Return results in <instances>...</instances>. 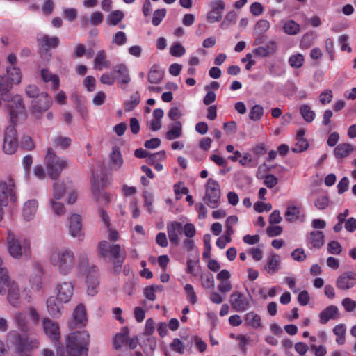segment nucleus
I'll return each instance as SVG.
<instances>
[{
    "label": "nucleus",
    "mask_w": 356,
    "mask_h": 356,
    "mask_svg": "<svg viewBox=\"0 0 356 356\" xmlns=\"http://www.w3.org/2000/svg\"><path fill=\"white\" fill-rule=\"evenodd\" d=\"M283 30L287 35H296L300 32V25L293 20H289L283 25Z\"/></svg>",
    "instance_id": "43"
},
{
    "label": "nucleus",
    "mask_w": 356,
    "mask_h": 356,
    "mask_svg": "<svg viewBox=\"0 0 356 356\" xmlns=\"http://www.w3.org/2000/svg\"><path fill=\"white\" fill-rule=\"evenodd\" d=\"M270 27V22L266 19H259L254 26V33L261 35L266 32Z\"/></svg>",
    "instance_id": "52"
},
{
    "label": "nucleus",
    "mask_w": 356,
    "mask_h": 356,
    "mask_svg": "<svg viewBox=\"0 0 356 356\" xmlns=\"http://www.w3.org/2000/svg\"><path fill=\"white\" fill-rule=\"evenodd\" d=\"M264 114V108L261 105L257 104L252 107L249 113V117L252 120H259Z\"/></svg>",
    "instance_id": "55"
},
{
    "label": "nucleus",
    "mask_w": 356,
    "mask_h": 356,
    "mask_svg": "<svg viewBox=\"0 0 356 356\" xmlns=\"http://www.w3.org/2000/svg\"><path fill=\"white\" fill-rule=\"evenodd\" d=\"M103 185L95 179L92 182V191L95 199L97 202H108L111 199L109 194L102 191Z\"/></svg>",
    "instance_id": "30"
},
{
    "label": "nucleus",
    "mask_w": 356,
    "mask_h": 356,
    "mask_svg": "<svg viewBox=\"0 0 356 356\" xmlns=\"http://www.w3.org/2000/svg\"><path fill=\"white\" fill-rule=\"evenodd\" d=\"M128 332L116 334L113 339V346L116 350H120L127 340Z\"/></svg>",
    "instance_id": "56"
},
{
    "label": "nucleus",
    "mask_w": 356,
    "mask_h": 356,
    "mask_svg": "<svg viewBox=\"0 0 356 356\" xmlns=\"http://www.w3.org/2000/svg\"><path fill=\"white\" fill-rule=\"evenodd\" d=\"M186 52L184 47L180 43L173 44L170 49V54L176 57L183 56Z\"/></svg>",
    "instance_id": "64"
},
{
    "label": "nucleus",
    "mask_w": 356,
    "mask_h": 356,
    "mask_svg": "<svg viewBox=\"0 0 356 356\" xmlns=\"http://www.w3.org/2000/svg\"><path fill=\"white\" fill-rule=\"evenodd\" d=\"M163 286L161 285H152L145 289L144 296L145 297L151 300L154 301L156 300V293L158 291H162Z\"/></svg>",
    "instance_id": "46"
},
{
    "label": "nucleus",
    "mask_w": 356,
    "mask_h": 356,
    "mask_svg": "<svg viewBox=\"0 0 356 356\" xmlns=\"http://www.w3.org/2000/svg\"><path fill=\"white\" fill-rule=\"evenodd\" d=\"M41 77L44 82H51V87L56 90L60 86V80L57 75L53 74L47 69L41 70Z\"/></svg>",
    "instance_id": "36"
},
{
    "label": "nucleus",
    "mask_w": 356,
    "mask_h": 356,
    "mask_svg": "<svg viewBox=\"0 0 356 356\" xmlns=\"http://www.w3.org/2000/svg\"><path fill=\"white\" fill-rule=\"evenodd\" d=\"M220 197V189L218 183L209 179L206 184V192L204 201L211 208L215 209L219 206Z\"/></svg>",
    "instance_id": "11"
},
{
    "label": "nucleus",
    "mask_w": 356,
    "mask_h": 356,
    "mask_svg": "<svg viewBox=\"0 0 356 356\" xmlns=\"http://www.w3.org/2000/svg\"><path fill=\"white\" fill-rule=\"evenodd\" d=\"M309 248H321L325 243V236L321 231H312L307 237Z\"/></svg>",
    "instance_id": "23"
},
{
    "label": "nucleus",
    "mask_w": 356,
    "mask_h": 356,
    "mask_svg": "<svg viewBox=\"0 0 356 356\" xmlns=\"http://www.w3.org/2000/svg\"><path fill=\"white\" fill-rule=\"evenodd\" d=\"M12 320L15 326L22 332L28 331L27 315L21 311H16L12 314Z\"/></svg>",
    "instance_id": "28"
},
{
    "label": "nucleus",
    "mask_w": 356,
    "mask_h": 356,
    "mask_svg": "<svg viewBox=\"0 0 356 356\" xmlns=\"http://www.w3.org/2000/svg\"><path fill=\"white\" fill-rule=\"evenodd\" d=\"M186 294V300L191 304H195L197 301V297L194 291L193 286L190 284H186L184 286Z\"/></svg>",
    "instance_id": "57"
},
{
    "label": "nucleus",
    "mask_w": 356,
    "mask_h": 356,
    "mask_svg": "<svg viewBox=\"0 0 356 356\" xmlns=\"http://www.w3.org/2000/svg\"><path fill=\"white\" fill-rule=\"evenodd\" d=\"M22 81L20 69L15 66L6 67V75L0 76V95L3 98L9 92L13 84H19Z\"/></svg>",
    "instance_id": "9"
},
{
    "label": "nucleus",
    "mask_w": 356,
    "mask_h": 356,
    "mask_svg": "<svg viewBox=\"0 0 356 356\" xmlns=\"http://www.w3.org/2000/svg\"><path fill=\"white\" fill-rule=\"evenodd\" d=\"M98 255L104 258L106 261H113L114 271L116 273L120 271L126 256L125 252L121 249L120 245L111 244L106 241H102L99 243Z\"/></svg>",
    "instance_id": "3"
},
{
    "label": "nucleus",
    "mask_w": 356,
    "mask_h": 356,
    "mask_svg": "<svg viewBox=\"0 0 356 356\" xmlns=\"http://www.w3.org/2000/svg\"><path fill=\"white\" fill-rule=\"evenodd\" d=\"M109 165L111 170L117 171L122 168L124 160L119 147H113L109 155Z\"/></svg>",
    "instance_id": "24"
},
{
    "label": "nucleus",
    "mask_w": 356,
    "mask_h": 356,
    "mask_svg": "<svg viewBox=\"0 0 356 356\" xmlns=\"http://www.w3.org/2000/svg\"><path fill=\"white\" fill-rule=\"evenodd\" d=\"M38 207V203L35 200H30L26 202L23 208V217L26 221L33 219Z\"/></svg>",
    "instance_id": "29"
},
{
    "label": "nucleus",
    "mask_w": 356,
    "mask_h": 356,
    "mask_svg": "<svg viewBox=\"0 0 356 356\" xmlns=\"http://www.w3.org/2000/svg\"><path fill=\"white\" fill-rule=\"evenodd\" d=\"M60 200L58 199L49 200V207L53 213L57 216H63L66 212L64 204Z\"/></svg>",
    "instance_id": "41"
},
{
    "label": "nucleus",
    "mask_w": 356,
    "mask_h": 356,
    "mask_svg": "<svg viewBox=\"0 0 356 356\" xmlns=\"http://www.w3.org/2000/svg\"><path fill=\"white\" fill-rule=\"evenodd\" d=\"M51 104V99L48 94L42 92L39 97L33 102V112L35 115H40L47 111Z\"/></svg>",
    "instance_id": "20"
},
{
    "label": "nucleus",
    "mask_w": 356,
    "mask_h": 356,
    "mask_svg": "<svg viewBox=\"0 0 356 356\" xmlns=\"http://www.w3.org/2000/svg\"><path fill=\"white\" fill-rule=\"evenodd\" d=\"M245 323L253 327V328H260L261 327V319L259 314H256L254 312H250L245 315L244 317Z\"/></svg>",
    "instance_id": "39"
},
{
    "label": "nucleus",
    "mask_w": 356,
    "mask_h": 356,
    "mask_svg": "<svg viewBox=\"0 0 356 356\" xmlns=\"http://www.w3.org/2000/svg\"><path fill=\"white\" fill-rule=\"evenodd\" d=\"M8 296L7 300L8 302L14 307L19 308L21 307V292L20 288L17 283L15 281H11L8 286Z\"/></svg>",
    "instance_id": "21"
},
{
    "label": "nucleus",
    "mask_w": 356,
    "mask_h": 356,
    "mask_svg": "<svg viewBox=\"0 0 356 356\" xmlns=\"http://www.w3.org/2000/svg\"><path fill=\"white\" fill-rule=\"evenodd\" d=\"M110 62L106 60V53L104 50L97 52L94 60V67L96 70H102L103 68H108Z\"/></svg>",
    "instance_id": "38"
},
{
    "label": "nucleus",
    "mask_w": 356,
    "mask_h": 356,
    "mask_svg": "<svg viewBox=\"0 0 356 356\" xmlns=\"http://www.w3.org/2000/svg\"><path fill=\"white\" fill-rule=\"evenodd\" d=\"M15 184L13 179L10 178L8 182L0 183V221L3 219L4 209L16 200Z\"/></svg>",
    "instance_id": "8"
},
{
    "label": "nucleus",
    "mask_w": 356,
    "mask_h": 356,
    "mask_svg": "<svg viewBox=\"0 0 356 356\" xmlns=\"http://www.w3.org/2000/svg\"><path fill=\"white\" fill-rule=\"evenodd\" d=\"M211 10L207 13V19L209 23L220 22L222 18V12L225 4L222 0H212L209 3Z\"/></svg>",
    "instance_id": "16"
},
{
    "label": "nucleus",
    "mask_w": 356,
    "mask_h": 356,
    "mask_svg": "<svg viewBox=\"0 0 356 356\" xmlns=\"http://www.w3.org/2000/svg\"><path fill=\"white\" fill-rule=\"evenodd\" d=\"M113 72L117 74L115 79L116 78L120 83L127 84L130 82L129 70L125 65L120 64L115 66Z\"/></svg>",
    "instance_id": "31"
},
{
    "label": "nucleus",
    "mask_w": 356,
    "mask_h": 356,
    "mask_svg": "<svg viewBox=\"0 0 356 356\" xmlns=\"http://www.w3.org/2000/svg\"><path fill=\"white\" fill-rule=\"evenodd\" d=\"M87 321L86 308L83 304H79L75 307L72 314V318L68 322L67 325L70 330H74L85 326Z\"/></svg>",
    "instance_id": "14"
},
{
    "label": "nucleus",
    "mask_w": 356,
    "mask_h": 356,
    "mask_svg": "<svg viewBox=\"0 0 356 356\" xmlns=\"http://www.w3.org/2000/svg\"><path fill=\"white\" fill-rule=\"evenodd\" d=\"M49 261L63 275L71 274L75 269L78 273H86L89 268L95 272L96 267L89 264L88 254L81 252L76 260L72 250L67 247H51L48 253Z\"/></svg>",
    "instance_id": "1"
},
{
    "label": "nucleus",
    "mask_w": 356,
    "mask_h": 356,
    "mask_svg": "<svg viewBox=\"0 0 356 356\" xmlns=\"http://www.w3.org/2000/svg\"><path fill=\"white\" fill-rule=\"evenodd\" d=\"M327 250L331 254H339L342 251V248L339 242L332 241L328 243Z\"/></svg>",
    "instance_id": "63"
},
{
    "label": "nucleus",
    "mask_w": 356,
    "mask_h": 356,
    "mask_svg": "<svg viewBox=\"0 0 356 356\" xmlns=\"http://www.w3.org/2000/svg\"><path fill=\"white\" fill-rule=\"evenodd\" d=\"M346 326L343 324H339L334 327L333 332L337 336L336 342L342 345L346 341Z\"/></svg>",
    "instance_id": "44"
},
{
    "label": "nucleus",
    "mask_w": 356,
    "mask_h": 356,
    "mask_svg": "<svg viewBox=\"0 0 356 356\" xmlns=\"http://www.w3.org/2000/svg\"><path fill=\"white\" fill-rule=\"evenodd\" d=\"M4 130L3 138L2 142V152L7 155H13L16 153L19 147V140L17 131L15 129V124L12 123Z\"/></svg>",
    "instance_id": "10"
},
{
    "label": "nucleus",
    "mask_w": 356,
    "mask_h": 356,
    "mask_svg": "<svg viewBox=\"0 0 356 356\" xmlns=\"http://www.w3.org/2000/svg\"><path fill=\"white\" fill-rule=\"evenodd\" d=\"M230 304L236 312H244L250 307V302L243 293L234 291L230 296Z\"/></svg>",
    "instance_id": "18"
},
{
    "label": "nucleus",
    "mask_w": 356,
    "mask_h": 356,
    "mask_svg": "<svg viewBox=\"0 0 356 356\" xmlns=\"http://www.w3.org/2000/svg\"><path fill=\"white\" fill-rule=\"evenodd\" d=\"M304 61V56L300 53L291 55L289 58L290 66L296 69L301 67L303 65Z\"/></svg>",
    "instance_id": "49"
},
{
    "label": "nucleus",
    "mask_w": 356,
    "mask_h": 356,
    "mask_svg": "<svg viewBox=\"0 0 356 356\" xmlns=\"http://www.w3.org/2000/svg\"><path fill=\"white\" fill-rule=\"evenodd\" d=\"M168 131L165 134L166 139L172 140L181 136L182 135V125L181 122L175 121L168 126Z\"/></svg>",
    "instance_id": "32"
},
{
    "label": "nucleus",
    "mask_w": 356,
    "mask_h": 356,
    "mask_svg": "<svg viewBox=\"0 0 356 356\" xmlns=\"http://www.w3.org/2000/svg\"><path fill=\"white\" fill-rule=\"evenodd\" d=\"M167 232L170 243L177 245L183 234L187 238H193L196 234V229L192 223L183 225L178 221H170L167 223Z\"/></svg>",
    "instance_id": "5"
},
{
    "label": "nucleus",
    "mask_w": 356,
    "mask_h": 356,
    "mask_svg": "<svg viewBox=\"0 0 356 356\" xmlns=\"http://www.w3.org/2000/svg\"><path fill=\"white\" fill-rule=\"evenodd\" d=\"M63 304L56 296H51L47 300V308L49 314L54 318H59L62 314Z\"/></svg>",
    "instance_id": "22"
},
{
    "label": "nucleus",
    "mask_w": 356,
    "mask_h": 356,
    "mask_svg": "<svg viewBox=\"0 0 356 356\" xmlns=\"http://www.w3.org/2000/svg\"><path fill=\"white\" fill-rule=\"evenodd\" d=\"M37 40L42 47L46 50L50 48H56L58 46L60 40L58 37H49L44 33H39L37 35Z\"/></svg>",
    "instance_id": "25"
},
{
    "label": "nucleus",
    "mask_w": 356,
    "mask_h": 356,
    "mask_svg": "<svg viewBox=\"0 0 356 356\" xmlns=\"http://www.w3.org/2000/svg\"><path fill=\"white\" fill-rule=\"evenodd\" d=\"M69 234L79 241L84 239L85 234L83 229L82 218L80 215L72 214L69 218Z\"/></svg>",
    "instance_id": "15"
},
{
    "label": "nucleus",
    "mask_w": 356,
    "mask_h": 356,
    "mask_svg": "<svg viewBox=\"0 0 356 356\" xmlns=\"http://www.w3.org/2000/svg\"><path fill=\"white\" fill-rule=\"evenodd\" d=\"M354 150L353 146L350 143H340L334 149V154L337 159L347 157Z\"/></svg>",
    "instance_id": "34"
},
{
    "label": "nucleus",
    "mask_w": 356,
    "mask_h": 356,
    "mask_svg": "<svg viewBox=\"0 0 356 356\" xmlns=\"http://www.w3.org/2000/svg\"><path fill=\"white\" fill-rule=\"evenodd\" d=\"M297 142L295 146L292 148V152L294 153H300L307 149L309 147L308 142L306 139H296Z\"/></svg>",
    "instance_id": "62"
},
{
    "label": "nucleus",
    "mask_w": 356,
    "mask_h": 356,
    "mask_svg": "<svg viewBox=\"0 0 356 356\" xmlns=\"http://www.w3.org/2000/svg\"><path fill=\"white\" fill-rule=\"evenodd\" d=\"M65 192V186L63 182L57 181L53 185V197L51 199L61 200Z\"/></svg>",
    "instance_id": "45"
},
{
    "label": "nucleus",
    "mask_w": 356,
    "mask_h": 356,
    "mask_svg": "<svg viewBox=\"0 0 356 356\" xmlns=\"http://www.w3.org/2000/svg\"><path fill=\"white\" fill-rule=\"evenodd\" d=\"M90 336L86 331H76L65 337L67 356H87Z\"/></svg>",
    "instance_id": "2"
},
{
    "label": "nucleus",
    "mask_w": 356,
    "mask_h": 356,
    "mask_svg": "<svg viewBox=\"0 0 356 356\" xmlns=\"http://www.w3.org/2000/svg\"><path fill=\"white\" fill-rule=\"evenodd\" d=\"M6 241L8 252L13 258L19 259L23 255L26 256L30 253V242L28 239L19 237L8 231Z\"/></svg>",
    "instance_id": "6"
},
{
    "label": "nucleus",
    "mask_w": 356,
    "mask_h": 356,
    "mask_svg": "<svg viewBox=\"0 0 356 356\" xmlns=\"http://www.w3.org/2000/svg\"><path fill=\"white\" fill-rule=\"evenodd\" d=\"M15 335V348L16 353L29 352L39 347V341L38 339H29L26 336H23L16 332Z\"/></svg>",
    "instance_id": "12"
},
{
    "label": "nucleus",
    "mask_w": 356,
    "mask_h": 356,
    "mask_svg": "<svg viewBox=\"0 0 356 356\" xmlns=\"http://www.w3.org/2000/svg\"><path fill=\"white\" fill-rule=\"evenodd\" d=\"M198 256L197 255L194 259H188L186 262V272L191 274L194 277H197L201 274V266L200 265Z\"/></svg>",
    "instance_id": "37"
},
{
    "label": "nucleus",
    "mask_w": 356,
    "mask_h": 356,
    "mask_svg": "<svg viewBox=\"0 0 356 356\" xmlns=\"http://www.w3.org/2000/svg\"><path fill=\"white\" fill-rule=\"evenodd\" d=\"M42 329L52 341H57L60 339V333L59 325L57 322L48 318H44L42 321Z\"/></svg>",
    "instance_id": "19"
},
{
    "label": "nucleus",
    "mask_w": 356,
    "mask_h": 356,
    "mask_svg": "<svg viewBox=\"0 0 356 356\" xmlns=\"http://www.w3.org/2000/svg\"><path fill=\"white\" fill-rule=\"evenodd\" d=\"M339 317V309L334 305H330L327 307L319 314L320 323L321 324H325L330 319H337Z\"/></svg>",
    "instance_id": "27"
},
{
    "label": "nucleus",
    "mask_w": 356,
    "mask_h": 356,
    "mask_svg": "<svg viewBox=\"0 0 356 356\" xmlns=\"http://www.w3.org/2000/svg\"><path fill=\"white\" fill-rule=\"evenodd\" d=\"M166 15V10L165 8L157 9L154 12L152 17V24L155 26L160 24L163 19Z\"/></svg>",
    "instance_id": "59"
},
{
    "label": "nucleus",
    "mask_w": 356,
    "mask_h": 356,
    "mask_svg": "<svg viewBox=\"0 0 356 356\" xmlns=\"http://www.w3.org/2000/svg\"><path fill=\"white\" fill-rule=\"evenodd\" d=\"M284 216L289 222H294L298 220L301 216L304 217V215L302 213L301 206L295 204L288 205Z\"/></svg>",
    "instance_id": "26"
},
{
    "label": "nucleus",
    "mask_w": 356,
    "mask_h": 356,
    "mask_svg": "<svg viewBox=\"0 0 356 356\" xmlns=\"http://www.w3.org/2000/svg\"><path fill=\"white\" fill-rule=\"evenodd\" d=\"M356 284V274L353 271L341 273L336 280V286L339 290L347 291Z\"/></svg>",
    "instance_id": "17"
},
{
    "label": "nucleus",
    "mask_w": 356,
    "mask_h": 356,
    "mask_svg": "<svg viewBox=\"0 0 356 356\" xmlns=\"http://www.w3.org/2000/svg\"><path fill=\"white\" fill-rule=\"evenodd\" d=\"M8 93L4 96V98L0 95V105L1 99L8 102L6 108L10 122L16 123L25 120L26 114L22 96L16 95L10 99Z\"/></svg>",
    "instance_id": "4"
},
{
    "label": "nucleus",
    "mask_w": 356,
    "mask_h": 356,
    "mask_svg": "<svg viewBox=\"0 0 356 356\" xmlns=\"http://www.w3.org/2000/svg\"><path fill=\"white\" fill-rule=\"evenodd\" d=\"M236 339L239 341V349L240 350L245 353L247 350V346L250 344L251 339L250 337L243 334H237Z\"/></svg>",
    "instance_id": "58"
},
{
    "label": "nucleus",
    "mask_w": 356,
    "mask_h": 356,
    "mask_svg": "<svg viewBox=\"0 0 356 356\" xmlns=\"http://www.w3.org/2000/svg\"><path fill=\"white\" fill-rule=\"evenodd\" d=\"M199 276H200L202 284L204 288L211 289L214 286V278L211 273H202L201 272Z\"/></svg>",
    "instance_id": "51"
},
{
    "label": "nucleus",
    "mask_w": 356,
    "mask_h": 356,
    "mask_svg": "<svg viewBox=\"0 0 356 356\" xmlns=\"http://www.w3.org/2000/svg\"><path fill=\"white\" fill-rule=\"evenodd\" d=\"M163 77V72L156 65H154L148 74V81L151 83H159Z\"/></svg>",
    "instance_id": "40"
},
{
    "label": "nucleus",
    "mask_w": 356,
    "mask_h": 356,
    "mask_svg": "<svg viewBox=\"0 0 356 356\" xmlns=\"http://www.w3.org/2000/svg\"><path fill=\"white\" fill-rule=\"evenodd\" d=\"M281 263L280 257L276 254H271L267 259L264 269L270 274H274L279 270Z\"/></svg>",
    "instance_id": "33"
},
{
    "label": "nucleus",
    "mask_w": 356,
    "mask_h": 356,
    "mask_svg": "<svg viewBox=\"0 0 356 356\" xmlns=\"http://www.w3.org/2000/svg\"><path fill=\"white\" fill-rule=\"evenodd\" d=\"M140 102V95L138 92L133 94L130 100L124 103L125 111H131Z\"/></svg>",
    "instance_id": "54"
},
{
    "label": "nucleus",
    "mask_w": 356,
    "mask_h": 356,
    "mask_svg": "<svg viewBox=\"0 0 356 356\" xmlns=\"http://www.w3.org/2000/svg\"><path fill=\"white\" fill-rule=\"evenodd\" d=\"M86 284L88 294L92 296H95L97 293V286L99 284L97 278L92 275H87Z\"/></svg>",
    "instance_id": "42"
},
{
    "label": "nucleus",
    "mask_w": 356,
    "mask_h": 356,
    "mask_svg": "<svg viewBox=\"0 0 356 356\" xmlns=\"http://www.w3.org/2000/svg\"><path fill=\"white\" fill-rule=\"evenodd\" d=\"M45 165L49 176L56 179L61 172L69 165L68 161L64 158L56 156L51 148H48L45 156Z\"/></svg>",
    "instance_id": "7"
},
{
    "label": "nucleus",
    "mask_w": 356,
    "mask_h": 356,
    "mask_svg": "<svg viewBox=\"0 0 356 356\" xmlns=\"http://www.w3.org/2000/svg\"><path fill=\"white\" fill-rule=\"evenodd\" d=\"M170 348L172 350L179 354H183L185 351V346L184 343L178 338H175L172 340L170 344Z\"/></svg>",
    "instance_id": "61"
},
{
    "label": "nucleus",
    "mask_w": 356,
    "mask_h": 356,
    "mask_svg": "<svg viewBox=\"0 0 356 356\" xmlns=\"http://www.w3.org/2000/svg\"><path fill=\"white\" fill-rule=\"evenodd\" d=\"M74 284L71 281H62L56 283L55 292L61 302H69L74 294Z\"/></svg>",
    "instance_id": "13"
},
{
    "label": "nucleus",
    "mask_w": 356,
    "mask_h": 356,
    "mask_svg": "<svg viewBox=\"0 0 356 356\" xmlns=\"http://www.w3.org/2000/svg\"><path fill=\"white\" fill-rule=\"evenodd\" d=\"M299 113L307 123H312L316 116V112L312 109V106L306 104L300 106Z\"/></svg>",
    "instance_id": "35"
},
{
    "label": "nucleus",
    "mask_w": 356,
    "mask_h": 356,
    "mask_svg": "<svg viewBox=\"0 0 356 356\" xmlns=\"http://www.w3.org/2000/svg\"><path fill=\"white\" fill-rule=\"evenodd\" d=\"M54 145L62 149L67 148L71 144V139L69 137L58 136L52 139Z\"/></svg>",
    "instance_id": "50"
},
{
    "label": "nucleus",
    "mask_w": 356,
    "mask_h": 356,
    "mask_svg": "<svg viewBox=\"0 0 356 356\" xmlns=\"http://www.w3.org/2000/svg\"><path fill=\"white\" fill-rule=\"evenodd\" d=\"M236 19H237V15L234 11L229 12L226 15L223 22L220 24L221 28H222V29L227 28L230 25L234 24L235 22L236 21Z\"/></svg>",
    "instance_id": "60"
},
{
    "label": "nucleus",
    "mask_w": 356,
    "mask_h": 356,
    "mask_svg": "<svg viewBox=\"0 0 356 356\" xmlns=\"http://www.w3.org/2000/svg\"><path fill=\"white\" fill-rule=\"evenodd\" d=\"M8 271L4 268H0V293H5V287L8 286L10 283Z\"/></svg>",
    "instance_id": "48"
},
{
    "label": "nucleus",
    "mask_w": 356,
    "mask_h": 356,
    "mask_svg": "<svg viewBox=\"0 0 356 356\" xmlns=\"http://www.w3.org/2000/svg\"><path fill=\"white\" fill-rule=\"evenodd\" d=\"M124 13L121 10H115L111 13L107 17V23L112 26H116L124 18Z\"/></svg>",
    "instance_id": "47"
},
{
    "label": "nucleus",
    "mask_w": 356,
    "mask_h": 356,
    "mask_svg": "<svg viewBox=\"0 0 356 356\" xmlns=\"http://www.w3.org/2000/svg\"><path fill=\"white\" fill-rule=\"evenodd\" d=\"M127 42V34L124 31H118L112 38V44L117 46H122Z\"/></svg>",
    "instance_id": "53"
}]
</instances>
